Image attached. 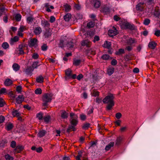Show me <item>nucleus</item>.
<instances>
[{
	"label": "nucleus",
	"mask_w": 160,
	"mask_h": 160,
	"mask_svg": "<svg viewBox=\"0 0 160 160\" xmlns=\"http://www.w3.org/2000/svg\"><path fill=\"white\" fill-rule=\"evenodd\" d=\"M12 68L14 71L16 72L19 70L20 66L18 64L14 63L12 65Z\"/></svg>",
	"instance_id": "nucleus-17"
},
{
	"label": "nucleus",
	"mask_w": 160,
	"mask_h": 160,
	"mask_svg": "<svg viewBox=\"0 0 160 160\" xmlns=\"http://www.w3.org/2000/svg\"><path fill=\"white\" fill-rule=\"evenodd\" d=\"M81 44L83 46H86L87 47H89L91 45V42L88 40H86L83 41Z\"/></svg>",
	"instance_id": "nucleus-12"
},
{
	"label": "nucleus",
	"mask_w": 160,
	"mask_h": 160,
	"mask_svg": "<svg viewBox=\"0 0 160 160\" xmlns=\"http://www.w3.org/2000/svg\"><path fill=\"white\" fill-rule=\"evenodd\" d=\"M36 81L38 83H41L43 82V78L42 76H39L37 78Z\"/></svg>",
	"instance_id": "nucleus-27"
},
{
	"label": "nucleus",
	"mask_w": 160,
	"mask_h": 160,
	"mask_svg": "<svg viewBox=\"0 0 160 160\" xmlns=\"http://www.w3.org/2000/svg\"><path fill=\"white\" fill-rule=\"evenodd\" d=\"M46 133V131L44 130H42L40 131L38 133V135L40 137L44 136Z\"/></svg>",
	"instance_id": "nucleus-23"
},
{
	"label": "nucleus",
	"mask_w": 160,
	"mask_h": 160,
	"mask_svg": "<svg viewBox=\"0 0 160 160\" xmlns=\"http://www.w3.org/2000/svg\"><path fill=\"white\" fill-rule=\"evenodd\" d=\"M111 64L113 65H115L117 64V61L115 59H113L111 62Z\"/></svg>",
	"instance_id": "nucleus-62"
},
{
	"label": "nucleus",
	"mask_w": 160,
	"mask_h": 160,
	"mask_svg": "<svg viewBox=\"0 0 160 160\" xmlns=\"http://www.w3.org/2000/svg\"><path fill=\"white\" fill-rule=\"evenodd\" d=\"M156 44L155 42H149L148 46L149 47L152 49H154L156 46Z\"/></svg>",
	"instance_id": "nucleus-20"
},
{
	"label": "nucleus",
	"mask_w": 160,
	"mask_h": 160,
	"mask_svg": "<svg viewBox=\"0 0 160 160\" xmlns=\"http://www.w3.org/2000/svg\"><path fill=\"white\" fill-rule=\"evenodd\" d=\"M42 93V89L39 88H37L35 91V93L36 94H41Z\"/></svg>",
	"instance_id": "nucleus-36"
},
{
	"label": "nucleus",
	"mask_w": 160,
	"mask_h": 160,
	"mask_svg": "<svg viewBox=\"0 0 160 160\" xmlns=\"http://www.w3.org/2000/svg\"><path fill=\"white\" fill-rule=\"evenodd\" d=\"M70 123L72 125L69 127V129H68V131L69 132V130L72 129L73 131H75L76 130L74 127L76 126L78 122V117L77 115L72 112L70 113Z\"/></svg>",
	"instance_id": "nucleus-2"
},
{
	"label": "nucleus",
	"mask_w": 160,
	"mask_h": 160,
	"mask_svg": "<svg viewBox=\"0 0 160 160\" xmlns=\"http://www.w3.org/2000/svg\"><path fill=\"white\" fill-rule=\"evenodd\" d=\"M65 10L66 12H68L71 9V7L70 5L66 4L64 6Z\"/></svg>",
	"instance_id": "nucleus-31"
},
{
	"label": "nucleus",
	"mask_w": 160,
	"mask_h": 160,
	"mask_svg": "<svg viewBox=\"0 0 160 160\" xmlns=\"http://www.w3.org/2000/svg\"><path fill=\"white\" fill-rule=\"evenodd\" d=\"M80 118L82 120L84 121L86 118V115L84 114H82L80 115Z\"/></svg>",
	"instance_id": "nucleus-42"
},
{
	"label": "nucleus",
	"mask_w": 160,
	"mask_h": 160,
	"mask_svg": "<svg viewBox=\"0 0 160 160\" xmlns=\"http://www.w3.org/2000/svg\"><path fill=\"white\" fill-rule=\"evenodd\" d=\"M18 39L19 38L18 36H16L14 37L13 38H11L10 42V44H12L14 42L18 41Z\"/></svg>",
	"instance_id": "nucleus-25"
},
{
	"label": "nucleus",
	"mask_w": 160,
	"mask_h": 160,
	"mask_svg": "<svg viewBox=\"0 0 160 160\" xmlns=\"http://www.w3.org/2000/svg\"><path fill=\"white\" fill-rule=\"evenodd\" d=\"M32 71L31 68H29L25 70V72L27 74H30Z\"/></svg>",
	"instance_id": "nucleus-44"
},
{
	"label": "nucleus",
	"mask_w": 160,
	"mask_h": 160,
	"mask_svg": "<svg viewBox=\"0 0 160 160\" xmlns=\"http://www.w3.org/2000/svg\"><path fill=\"white\" fill-rule=\"evenodd\" d=\"M102 58L103 60H107L110 58L109 56L107 54H103L102 56Z\"/></svg>",
	"instance_id": "nucleus-32"
},
{
	"label": "nucleus",
	"mask_w": 160,
	"mask_h": 160,
	"mask_svg": "<svg viewBox=\"0 0 160 160\" xmlns=\"http://www.w3.org/2000/svg\"><path fill=\"white\" fill-rule=\"evenodd\" d=\"M13 128V125L12 124L10 123L8 124L6 127V129L8 130H10Z\"/></svg>",
	"instance_id": "nucleus-48"
},
{
	"label": "nucleus",
	"mask_w": 160,
	"mask_h": 160,
	"mask_svg": "<svg viewBox=\"0 0 160 160\" xmlns=\"http://www.w3.org/2000/svg\"><path fill=\"white\" fill-rule=\"evenodd\" d=\"M114 142H111L108 145H107L105 148L106 151L109 150L114 145Z\"/></svg>",
	"instance_id": "nucleus-13"
},
{
	"label": "nucleus",
	"mask_w": 160,
	"mask_h": 160,
	"mask_svg": "<svg viewBox=\"0 0 160 160\" xmlns=\"http://www.w3.org/2000/svg\"><path fill=\"white\" fill-rule=\"evenodd\" d=\"M2 46L3 49H6L8 48L9 45L7 42H5L2 44Z\"/></svg>",
	"instance_id": "nucleus-34"
},
{
	"label": "nucleus",
	"mask_w": 160,
	"mask_h": 160,
	"mask_svg": "<svg viewBox=\"0 0 160 160\" xmlns=\"http://www.w3.org/2000/svg\"><path fill=\"white\" fill-rule=\"evenodd\" d=\"M50 117L49 116H47L44 118V120L45 122L47 123L50 120Z\"/></svg>",
	"instance_id": "nucleus-46"
},
{
	"label": "nucleus",
	"mask_w": 160,
	"mask_h": 160,
	"mask_svg": "<svg viewBox=\"0 0 160 160\" xmlns=\"http://www.w3.org/2000/svg\"><path fill=\"white\" fill-rule=\"evenodd\" d=\"M5 103L4 101L2 98H0V107H3Z\"/></svg>",
	"instance_id": "nucleus-45"
},
{
	"label": "nucleus",
	"mask_w": 160,
	"mask_h": 160,
	"mask_svg": "<svg viewBox=\"0 0 160 160\" xmlns=\"http://www.w3.org/2000/svg\"><path fill=\"white\" fill-rule=\"evenodd\" d=\"M21 15L19 14H17L15 15L14 18L17 21H20L21 18Z\"/></svg>",
	"instance_id": "nucleus-28"
},
{
	"label": "nucleus",
	"mask_w": 160,
	"mask_h": 160,
	"mask_svg": "<svg viewBox=\"0 0 160 160\" xmlns=\"http://www.w3.org/2000/svg\"><path fill=\"white\" fill-rule=\"evenodd\" d=\"M72 70L70 69H68L67 70H66V71H65V73H66V75L70 77L71 76V73H72Z\"/></svg>",
	"instance_id": "nucleus-30"
},
{
	"label": "nucleus",
	"mask_w": 160,
	"mask_h": 160,
	"mask_svg": "<svg viewBox=\"0 0 160 160\" xmlns=\"http://www.w3.org/2000/svg\"><path fill=\"white\" fill-rule=\"evenodd\" d=\"M71 17V14L68 13L64 16V18L65 20L66 21H68L70 19Z\"/></svg>",
	"instance_id": "nucleus-24"
},
{
	"label": "nucleus",
	"mask_w": 160,
	"mask_h": 160,
	"mask_svg": "<svg viewBox=\"0 0 160 160\" xmlns=\"http://www.w3.org/2000/svg\"><path fill=\"white\" fill-rule=\"evenodd\" d=\"M110 8L106 5H104L101 8V11L105 14H107L109 12Z\"/></svg>",
	"instance_id": "nucleus-8"
},
{
	"label": "nucleus",
	"mask_w": 160,
	"mask_h": 160,
	"mask_svg": "<svg viewBox=\"0 0 160 160\" xmlns=\"http://www.w3.org/2000/svg\"><path fill=\"white\" fill-rule=\"evenodd\" d=\"M33 18L32 17H29L27 18V20L29 23H30L33 21Z\"/></svg>",
	"instance_id": "nucleus-54"
},
{
	"label": "nucleus",
	"mask_w": 160,
	"mask_h": 160,
	"mask_svg": "<svg viewBox=\"0 0 160 160\" xmlns=\"http://www.w3.org/2000/svg\"><path fill=\"white\" fill-rule=\"evenodd\" d=\"M121 140L122 139L120 137L117 138L116 141V144L117 145H119L121 141Z\"/></svg>",
	"instance_id": "nucleus-51"
},
{
	"label": "nucleus",
	"mask_w": 160,
	"mask_h": 160,
	"mask_svg": "<svg viewBox=\"0 0 160 160\" xmlns=\"http://www.w3.org/2000/svg\"><path fill=\"white\" fill-rule=\"evenodd\" d=\"M150 23V20L149 19H145L143 22V23L146 25H148Z\"/></svg>",
	"instance_id": "nucleus-50"
},
{
	"label": "nucleus",
	"mask_w": 160,
	"mask_h": 160,
	"mask_svg": "<svg viewBox=\"0 0 160 160\" xmlns=\"http://www.w3.org/2000/svg\"><path fill=\"white\" fill-rule=\"evenodd\" d=\"M6 145V142L5 141H2L0 142V148H3Z\"/></svg>",
	"instance_id": "nucleus-33"
},
{
	"label": "nucleus",
	"mask_w": 160,
	"mask_h": 160,
	"mask_svg": "<svg viewBox=\"0 0 160 160\" xmlns=\"http://www.w3.org/2000/svg\"><path fill=\"white\" fill-rule=\"evenodd\" d=\"M144 3H138L136 7V10L138 11H142L143 10V5Z\"/></svg>",
	"instance_id": "nucleus-11"
},
{
	"label": "nucleus",
	"mask_w": 160,
	"mask_h": 160,
	"mask_svg": "<svg viewBox=\"0 0 160 160\" xmlns=\"http://www.w3.org/2000/svg\"><path fill=\"white\" fill-rule=\"evenodd\" d=\"M111 43L109 42L106 41L103 45V47L104 48H109L111 47Z\"/></svg>",
	"instance_id": "nucleus-21"
},
{
	"label": "nucleus",
	"mask_w": 160,
	"mask_h": 160,
	"mask_svg": "<svg viewBox=\"0 0 160 160\" xmlns=\"http://www.w3.org/2000/svg\"><path fill=\"white\" fill-rule=\"evenodd\" d=\"M135 40L134 39L130 38L127 40V43L129 45H132L136 42Z\"/></svg>",
	"instance_id": "nucleus-22"
},
{
	"label": "nucleus",
	"mask_w": 160,
	"mask_h": 160,
	"mask_svg": "<svg viewBox=\"0 0 160 160\" xmlns=\"http://www.w3.org/2000/svg\"><path fill=\"white\" fill-rule=\"evenodd\" d=\"M119 22L122 28H129L132 30L135 29V27L133 25L131 24L128 22H123L122 20H120Z\"/></svg>",
	"instance_id": "nucleus-4"
},
{
	"label": "nucleus",
	"mask_w": 160,
	"mask_h": 160,
	"mask_svg": "<svg viewBox=\"0 0 160 160\" xmlns=\"http://www.w3.org/2000/svg\"><path fill=\"white\" fill-rule=\"evenodd\" d=\"M81 62V60L79 59H75L73 61V64L76 65H78Z\"/></svg>",
	"instance_id": "nucleus-39"
},
{
	"label": "nucleus",
	"mask_w": 160,
	"mask_h": 160,
	"mask_svg": "<svg viewBox=\"0 0 160 160\" xmlns=\"http://www.w3.org/2000/svg\"><path fill=\"white\" fill-rule=\"evenodd\" d=\"M16 142L14 141H12L11 142V146L12 148H14L16 147Z\"/></svg>",
	"instance_id": "nucleus-56"
},
{
	"label": "nucleus",
	"mask_w": 160,
	"mask_h": 160,
	"mask_svg": "<svg viewBox=\"0 0 160 160\" xmlns=\"http://www.w3.org/2000/svg\"><path fill=\"white\" fill-rule=\"evenodd\" d=\"M38 62H33L32 64V67L34 68H36L38 66Z\"/></svg>",
	"instance_id": "nucleus-53"
},
{
	"label": "nucleus",
	"mask_w": 160,
	"mask_h": 160,
	"mask_svg": "<svg viewBox=\"0 0 160 160\" xmlns=\"http://www.w3.org/2000/svg\"><path fill=\"white\" fill-rule=\"evenodd\" d=\"M49 5L48 3H46L45 4V7L46 8V10L47 11L49 12L51 11V10L49 8Z\"/></svg>",
	"instance_id": "nucleus-47"
},
{
	"label": "nucleus",
	"mask_w": 160,
	"mask_h": 160,
	"mask_svg": "<svg viewBox=\"0 0 160 160\" xmlns=\"http://www.w3.org/2000/svg\"><path fill=\"white\" fill-rule=\"evenodd\" d=\"M37 118L39 120H42V119L43 114L41 112H39L38 113L37 115Z\"/></svg>",
	"instance_id": "nucleus-37"
},
{
	"label": "nucleus",
	"mask_w": 160,
	"mask_h": 160,
	"mask_svg": "<svg viewBox=\"0 0 160 160\" xmlns=\"http://www.w3.org/2000/svg\"><path fill=\"white\" fill-rule=\"evenodd\" d=\"M21 89L22 87L20 86H18L17 87L16 90L18 92H21Z\"/></svg>",
	"instance_id": "nucleus-59"
},
{
	"label": "nucleus",
	"mask_w": 160,
	"mask_h": 160,
	"mask_svg": "<svg viewBox=\"0 0 160 160\" xmlns=\"http://www.w3.org/2000/svg\"><path fill=\"white\" fill-rule=\"evenodd\" d=\"M95 25V22L94 21H90L87 24V26L89 28L93 27Z\"/></svg>",
	"instance_id": "nucleus-29"
},
{
	"label": "nucleus",
	"mask_w": 160,
	"mask_h": 160,
	"mask_svg": "<svg viewBox=\"0 0 160 160\" xmlns=\"http://www.w3.org/2000/svg\"><path fill=\"white\" fill-rule=\"evenodd\" d=\"M52 95L51 94L45 93L42 96V105L44 106L48 105V103L50 102L52 99Z\"/></svg>",
	"instance_id": "nucleus-3"
},
{
	"label": "nucleus",
	"mask_w": 160,
	"mask_h": 160,
	"mask_svg": "<svg viewBox=\"0 0 160 160\" xmlns=\"http://www.w3.org/2000/svg\"><path fill=\"white\" fill-rule=\"evenodd\" d=\"M7 93L6 89L5 88H3L0 89V95L2 94H6Z\"/></svg>",
	"instance_id": "nucleus-40"
},
{
	"label": "nucleus",
	"mask_w": 160,
	"mask_h": 160,
	"mask_svg": "<svg viewBox=\"0 0 160 160\" xmlns=\"http://www.w3.org/2000/svg\"><path fill=\"white\" fill-rule=\"evenodd\" d=\"M154 0H147L146 3L148 5H150L153 3Z\"/></svg>",
	"instance_id": "nucleus-52"
},
{
	"label": "nucleus",
	"mask_w": 160,
	"mask_h": 160,
	"mask_svg": "<svg viewBox=\"0 0 160 160\" xmlns=\"http://www.w3.org/2000/svg\"><path fill=\"white\" fill-rule=\"evenodd\" d=\"M82 151H79L78 153V155L76 157L77 160H81L80 158L82 157Z\"/></svg>",
	"instance_id": "nucleus-26"
},
{
	"label": "nucleus",
	"mask_w": 160,
	"mask_h": 160,
	"mask_svg": "<svg viewBox=\"0 0 160 160\" xmlns=\"http://www.w3.org/2000/svg\"><path fill=\"white\" fill-rule=\"evenodd\" d=\"M67 47L69 48H71L73 46V45L72 43L71 42H69L67 44Z\"/></svg>",
	"instance_id": "nucleus-55"
},
{
	"label": "nucleus",
	"mask_w": 160,
	"mask_h": 160,
	"mask_svg": "<svg viewBox=\"0 0 160 160\" xmlns=\"http://www.w3.org/2000/svg\"><path fill=\"white\" fill-rule=\"evenodd\" d=\"M38 55L36 53H34L32 56V58L34 59L38 58Z\"/></svg>",
	"instance_id": "nucleus-49"
},
{
	"label": "nucleus",
	"mask_w": 160,
	"mask_h": 160,
	"mask_svg": "<svg viewBox=\"0 0 160 160\" xmlns=\"http://www.w3.org/2000/svg\"><path fill=\"white\" fill-rule=\"evenodd\" d=\"M28 46L30 47H36L37 46V40L36 38L31 39L28 42Z\"/></svg>",
	"instance_id": "nucleus-6"
},
{
	"label": "nucleus",
	"mask_w": 160,
	"mask_h": 160,
	"mask_svg": "<svg viewBox=\"0 0 160 160\" xmlns=\"http://www.w3.org/2000/svg\"><path fill=\"white\" fill-rule=\"evenodd\" d=\"M118 33L116 28L113 27L112 28L109 30L108 32V35L110 37H113L117 35Z\"/></svg>",
	"instance_id": "nucleus-5"
},
{
	"label": "nucleus",
	"mask_w": 160,
	"mask_h": 160,
	"mask_svg": "<svg viewBox=\"0 0 160 160\" xmlns=\"http://www.w3.org/2000/svg\"><path fill=\"white\" fill-rule=\"evenodd\" d=\"M61 115L62 118H67L68 117V113L65 110H62L61 111Z\"/></svg>",
	"instance_id": "nucleus-16"
},
{
	"label": "nucleus",
	"mask_w": 160,
	"mask_h": 160,
	"mask_svg": "<svg viewBox=\"0 0 160 160\" xmlns=\"http://www.w3.org/2000/svg\"><path fill=\"white\" fill-rule=\"evenodd\" d=\"M19 53L20 54H23L24 52L22 49V45H19Z\"/></svg>",
	"instance_id": "nucleus-41"
},
{
	"label": "nucleus",
	"mask_w": 160,
	"mask_h": 160,
	"mask_svg": "<svg viewBox=\"0 0 160 160\" xmlns=\"http://www.w3.org/2000/svg\"><path fill=\"white\" fill-rule=\"evenodd\" d=\"M122 116V114L120 113H118L116 114V117L117 119L120 118Z\"/></svg>",
	"instance_id": "nucleus-63"
},
{
	"label": "nucleus",
	"mask_w": 160,
	"mask_h": 160,
	"mask_svg": "<svg viewBox=\"0 0 160 160\" xmlns=\"http://www.w3.org/2000/svg\"><path fill=\"white\" fill-rule=\"evenodd\" d=\"M5 158L6 160H13V158L11 156L8 154L5 155Z\"/></svg>",
	"instance_id": "nucleus-43"
},
{
	"label": "nucleus",
	"mask_w": 160,
	"mask_h": 160,
	"mask_svg": "<svg viewBox=\"0 0 160 160\" xmlns=\"http://www.w3.org/2000/svg\"><path fill=\"white\" fill-rule=\"evenodd\" d=\"M99 40V38L98 36H95L94 37V39L93 40V42H95L96 41H98Z\"/></svg>",
	"instance_id": "nucleus-61"
},
{
	"label": "nucleus",
	"mask_w": 160,
	"mask_h": 160,
	"mask_svg": "<svg viewBox=\"0 0 160 160\" xmlns=\"http://www.w3.org/2000/svg\"><path fill=\"white\" fill-rule=\"evenodd\" d=\"M90 124L89 123H85L82 126V128L84 130L87 129L89 127Z\"/></svg>",
	"instance_id": "nucleus-35"
},
{
	"label": "nucleus",
	"mask_w": 160,
	"mask_h": 160,
	"mask_svg": "<svg viewBox=\"0 0 160 160\" xmlns=\"http://www.w3.org/2000/svg\"><path fill=\"white\" fill-rule=\"evenodd\" d=\"M6 9L4 8H0V17L2 15L5 14Z\"/></svg>",
	"instance_id": "nucleus-38"
},
{
	"label": "nucleus",
	"mask_w": 160,
	"mask_h": 160,
	"mask_svg": "<svg viewBox=\"0 0 160 160\" xmlns=\"http://www.w3.org/2000/svg\"><path fill=\"white\" fill-rule=\"evenodd\" d=\"M114 19L116 21H119L120 20V18L117 15H115L114 16Z\"/></svg>",
	"instance_id": "nucleus-64"
},
{
	"label": "nucleus",
	"mask_w": 160,
	"mask_h": 160,
	"mask_svg": "<svg viewBox=\"0 0 160 160\" xmlns=\"http://www.w3.org/2000/svg\"><path fill=\"white\" fill-rule=\"evenodd\" d=\"M42 31L41 28L40 27H38L35 28L34 31V32L35 34L37 35L40 34Z\"/></svg>",
	"instance_id": "nucleus-15"
},
{
	"label": "nucleus",
	"mask_w": 160,
	"mask_h": 160,
	"mask_svg": "<svg viewBox=\"0 0 160 160\" xmlns=\"http://www.w3.org/2000/svg\"><path fill=\"white\" fill-rule=\"evenodd\" d=\"M114 71V68L112 67H109L107 71V73L110 76L113 73Z\"/></svg>",
	"instance_id": "nucleus-19"
},
{
	"label": "nucleus",
	"mask_w": 160,
	"mask_h": 160,
	"mask_svg": "<svg viewBox=\"0 0 160 160\" xmlns=\"http://www.w3.org/2000/svg\"><path fill=\"white\" fill-rule=\"evenodd\" d=\"M114 97L113 94H110L107 96L102 101L103 103L108 104L106 108L108 110H110L114 105L113 99Z\"/></svg>",
	"instance_id": "nucleus-1"
},
{
	"label": "nucleus",
	"mask_w": 160,
	"mask_h": 160,
	"mask_svg": "<svg viewBox=\"0 0 160 160\" xmlns=\"http://www.w3.org/2000/svg\"><path fill=\"white\" fill-rule=\"evenodd\" d=\"M154 34L157 37H159L160 36V30H156Z\"/></svg>",
	"instance_id": "nucleus-58"
},
{
	"label": "nucleus",
	"mask_w": 160,
	"mask_h": 160,
	"mask_svg": "<svg viewBox=\"0 0 160 160\" xmlns=\"http://www.w3.org/2000/svg\"><path fill=\"white\" fill-rule=\"evenodd\" d=\"M47 49V46L46 44H44L42 46V49L43 51H46Z\"/></svg>",
	"instance_id": "nucleus-60"
},
{
	"label": "nucleus",
	"mask_w": 160,
	"mask_h": 160,
	"mask_svg": "<svg viewBox=\"0 0 160 160\" xmlns=\"http://www.w3.org/2000/svg\"><path fill=\"white\" fill-rule=\"evenodd\" d=\"M12 114L13 116L14 117H18V120H21V118L20 116V113L18 110L13 109L12 112Z\"/></svg>",
	"instance_id": "nucleus-9"
},
{
	"label": "nucleus",
	"mask_w": 160,
	"mask_h": 160,
	"mask_svg": "<svg viewBox=\"0 0 160 160\" xmlns=\"http://www.w3.org/2000/svg\"><path fill=\"white\" fill-rule=\"evenodd\" d=\"M24 97L22 95H19L16 98V103L18 104H21L24 100Z\"/></svg>",
	"instance_id": "nucleus-10"
},
{
	"label": "nucleus",
	"mask_w": 160,
	"mask_h": 160,
	"mask_svg": "<svg viewBox=\"0 0 160 160\" xmlns=\"http://www.w3.org/2000/svg\"><path fill=\"white\" fill-rule=\"evenodd\" d=\"M23 147L21 145H18L15 149V152L17 153H19L23 149Z\"/></svg>",
	"instance_id": "nucleus-14"
},
{
	"label": "nucleus",
	"mask_w": 160,
	"mask_h": 160,
	"mask_svg": "<svg viewBox=\"0 0 160 160\" xmlns=\"http://www.w3.org/2000/svg\"><path fill=\"white\" fill-rule=\"evenodd\" d=\"M12 84V81L10 79L8 78L5 80L4 84L6 86H8Z\"/></svg>",
	"instance_id": "nucleus-18"
},
{
	"label": "nucleus",
	"mask_w": 160,
	"mask_h": 160,
	"mask_svg": "<svg viewBox=\"0 0 160 160\" xmlns=\"http://www.w3.org/2000/svg\"><path fill=\"white\" fill-rule=\"evenodd\" d=\"M74 7L75 8L78 10H80L81 8L80 6L77 4H75Z\"/></svg>",
	"instance_id": "nucleus-57"
},
{
	"label": "nucleus",
	"mask_w": 160,
	"mask_h": 160,
	"mask_svg": "<svg viewBox=\"0 0 160 160\" xmlns=\"http://www.w3.org/2000/svg\"><path fill=\"white\" fill-rule=\"evenodd\" d=\"M89 1L93 4L94 8H99L101 5L100 2L98 0H89Z\"/></svg>",
	"instance_id": "nucleus-7"
}]
</instances>
